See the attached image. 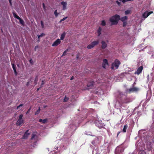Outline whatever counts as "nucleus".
Here are the masks:
<instances>
[{"label": "nucleus", "instance_id": "14", "mask_svg": "<svg viewBox=\"0 0 154 154\" xmlns=\"http://www.w3.org/2000/svg\"><path fill=\"white\" fill-rule=\"evenodd\" d=\"M23 122V119H18L16 125L17 126H20Z\"/></svg>", "mask_w": 154, "mask_h": 154}, {"label": "nucleus", "instance_id": "7", "mask_svg": "<svg viewBox=\"0 0 154 154\" xmlns=\"http://www.w3.org/2000/svg\"><path fill=\"white\" fill-rule=\"evenodd\" d=\"M143 69V66H140L137 69V71L134 72V74H137L138 75H139L142 72Z\"/></svg>", "mask_w": 154, "mask_h": 154}, {"label": "nucleus", "instance_id": "24", "mask_svg": "<svg viewBox=\"0 0 154 154\" xmlns=\"http://www.w3.org/2000/svg\"><path fill=\"white\" fill-rule=\"evenodd\" d=\"M87 48L88 49H90L94 48V47L93 46L91 43L90 44L87 46Z\"/></svg>", "mask_w": 154, "mask_h": 154}, {"label": "nucleus", "instance_id": "33", "mask_svg": "<svg viewBox=\"0 0 154 154\" xmlns=\"http://www.w3.org/2000/svg\"><path fill=\"white\" fill-rule=\"evenodd\" d=\"M44 35H45V34H44V33H42L41 35H38V38H40V37H42Z\"/></svg>", "mask_w": 154, "mask_h": 154}, {"label": "nucleus", "instance_id": "1", "mask_svg": "<svg viewBox=\"0 0 154 154\" xmlns=\"http://www.w3.org/2000/svg\"><path fill=\"white\" fill-rule=\"evenodd\" d=\"M120 19V16L116 14L112 16L109 19V21L111 23L112 25H116Z\"/></svg>", "mask_w": 154, "mask_h": 154}, {"label": "nucleus", "instance_id": "8", "mask_svg": "<svg viewBox=\"0 0 154 154\" xmlns=\"http://www.w3.org/2000/svg\"><path fill=\"white\" fill-rule=\"evenodd\" d=\"M153 13V11H150L149 12H145L143 14L142 16L144 19H145L147 18L149 16Z\"/></svg>", "mask_w": 154, "mask_h": 154}, {"label": "nucleus", "instance_id": "32", "mask_svg": "<svg viewBox=\"0 0 154 154\" xmlns=\"http://www.w3.org/2000/svg\"><path fill=\"white\" fill-rule=\"evenodd\" d=\"M41 26L42 28H43L44 27V25L43 23V22L42 21H41Z\"/></svg>", "mask_w": 154, "mask_h": 154}, {"label": "nucleus", "instance_id": "18", "mask_svg": "<svg viewBox=\"0 0 154 154\" xmlns=\"http://www.w3.org/2000/svg\"><path fill=\"white\" fill-rule=\"evenodd\" d=\"M47 119H40L38 121L39 122H42L43 124L46 123L47 122Z\"/></svg>", "mask_w": 154, "mask_h": 154}, {"label": "nucleus", "instance_id": "15", "mask_svg": "<svg viewBox=\"0 0 154 154\" xmlns=\"http://www.w3.org/2000/svg\"><path fill=\"white\" fill-rule=\"evenodd\" d=\"M12 68L14 70V72L15 73V74L16 75H17V72L16 71V66L15 65L14 63H12Z\"/></svg>", "mask_w": 154, "mask_h": 154}, {"label": "nucleus", "instance_id": "43", "mask_svg": "<svg viewBox=\"0 0 154 154\" xmlns=\"http://www.w3.org/2000/svg\"><path fill=\"white\" fill-rule=\"evenodd\" d=\"M52 152L53 154H54V153L55 154V153H57V152H55L54 150L52 151Z\"/></svg>", "mask_w": 154, "mask_h": 154}, {"label": "nucleus", "instance_id": "51", "mask_svg": "<svg viewBox=\"0 0 154 154\" xmlns=\"http://www.w3.org/2000/svg\"><path fill=\"white\" fill-rule=\"evenodd\" d=\"M28 1H29V0H27Z\"/></svg>", "mask_w": 154, "mask_h": 154}, {"label": "nucleus", "instance_id": "50", "mask_svg": "<svg viewBox=\"0 0 154 154\" xmlns=\"http://www.w3.org/2000/svg\"><path fill=\"white\" fill-rule=\"evenodd\" d=\"M37 47V46H35V51L36 50V48Z\"/></svg>", "mask_w": 154, "mask_h": 154}, {"label": "nucleus", "instance_id": "3", "mask_svg": "<svg viewBox=\"0 0 154 154\" xmlns=\"http://www.w3.org/2000/svg\"><path fill=\"white\" fill-rule=\"evenodd\" d=\"M128 17L127 16L123 17L121 18L120 17L119 20H120L123 22V26L125 27L127 24V20Z\"/></svg>", "mask_w": 154, "mask_h": 154}, {"label": "nucleus", "instance_id": "47", "mask_svg": "<svg viewBox=\"0 0 154 154\" xmlns=\"http://www.w3.org/2000/svg\"><path fill=\"white\" fill-rule=\"evenodd\" d=\"M9 3H10V5H11L12 3H11V0H9Z\"/></svg>", "mask_w": 154, "mask_h": 154}, {"label": "nucleus", "instance_id": "11", "mask_svg": "<svg viewBox=\"0 0 154 154\" xmlns=\"http://www.w3.org/2000/svg\"><path fill=\"white\" fill-rule=\"evenodd\" d=\"M60 4L63 5L62 10H66V8L67 3L66 2L63 1L62 2H60Z\"/></svg>", "mask_w": 154, "mask_h": 154}, {"label": "nucleus", "instance_id": "30", "mask_svg": "<svg viewBox=\"0 0 154 154\" xmlns=\"http://www.w3.org/2000/svg\"><path fill=\"white\" fill-rule=\"evenodd\" d=\"M125 101L124 102V103H128L129 102V101H128V99L127 97H125Z\"/></svg>", "mask_w": 154, "mask_h": 154}, {"label": "nucleus", "instance_id": "28", "mask_svg": "<svg viewBox=\"0 0 154 154\" xmlns=\"http://www.w3.org/2000/svg\"><path fill=\"white\" fill-rule=\"evenodd\" d=\"M69 100V98L68 97H67L66 96L63 99V102H66L68 101Z\"/></svg>", "mask_w": 154, "mask_h": 154}, {"label": "nucleus", "instance_id": "13", "mask_svg": "<svg viewBox=\"0 0 154 154\" xmlns=\"http://www.w3.org/2000/svg\"><path fill=\"white\" fill-rule=\"evenodd\" d=\"M29 130H27L25 132L23 136V139H26L28 137V136L29 135L30 133H28Z\"/></svg>", "mask_w": 154, "mask_h": 154}, {"label": "nucleus", "instance_id": "34", "mask_svg": "<svg viewBox=\"0 0 154 154\" xmlns=\"http://www.w3.org/2000/svg\"><path fill=\"white\" fill-rule=\"evenodd\" d=\"M67 18V17H65L63 18V19H61L60 20V22L61 23L63 21L65 20Z\"/></svg>", "mask_w": 154, "mask_h": 154}, {"label": "nucleus", "instance_id": "20", "mask_svg": "<svg viewBox=\"0 0 154 154\" xmlns=\"http://www.w3.org/2000/svg\"><path fill=\"white\" fill-rule=\"evenodd\" d=\"M66 34V33L65 32H64L61 34L60 38L61 40H62L64 38Z\"/></svg>", "mask_w": 154, "mask_h": 154}, {"label": "nucleus", "instance_id": "2", "mask_svg": "<svg viewBox=\"0 0 154 154\" xmlns=\"http://www.w3.org/2000/svg\"><path fill=\"white\" fill-rule=\"evenodd\" d=\"M121 63L120 61L117 59L115 60L114 62L112 64L111 68L112 69H118Z\"/></svg>", "mask_w": 154, "mask_h": 154}, {"label": "nucleus", "instance_id": "21", "mask_svg": "<svg viewBox=\"0 0 154 154\" xmlns=\"http://www.w3.org/2000/svg\"><path fill=\"white\" fill-rule=\"evenodd\" d=\"M128 126L127 125H126L124 126V128L122 130V131L123 132H126V129L127 128Z\"/></svg>", "mask_w": 154, "mask_h": 154}, {"label": "nucleus", "instance_id": "26", "mask_svg": "<svg viewBox=\"0 0 154 154\" xmlns=\"http://www.w3.org/2000/svg\"><path fill=\"white\" fill-rule=\"evenodd\" d=\"M101 25L102 26H104L106 25V22H105V20H103L101 22Z\"/></svg>", "mask_w": 154, "mask_h": 154}, {"label": "nucleus", "instance_id": "25", "mask_svg": "<svg viewBox=\"0 0 154 154\" xmlns=\"http://www.w3.org/2000/svg\"><path fill=\"white\" fill-rule=\"evenodd\" d=\"M131 12V11L130 10H128L125 11V15H127L130 14Z\"/></svg>", "mask_w": 154, "mask_h": 154}, {"label": "nucleus", "instance_id": "29", "mask_svg": "<svg viewBox=\"0 0 154 154\" xmlns=\"http://www.w3.org/2000/svg\"><path fill=\"white\" fill-rule=\"evenodd\" d=\"M54 14L56 17H57L59 14V13L57 12V10H56L54 12Z\"/></svg>", "mask_w": 154, "mask_h": 154}, {"label": "nucleus", "instance_id": "39", "mask_svg": "<svg viewBox=\"0 0 154 154\" xmlns=\"http://www.w3.org/2000/svg\"><path fill=\"white\" fill-rule=\"evenodd\" d=\"M29 62H30V63L31 64H33V61L31 59L29 60Z\"/></svg>", "mask_w": 154, "mask_h": 154}, {"label": "nucleus", "instance_id": "31", "mask_svg": "<svg viewBox=\"0 0 154 154\" xmlns=\"http://www.w3.org/2000/svg\"><path fill=\"white\" fill-rule=\"evenodd\" d=\"M40 107H39V109L36 111L35 112V115H37L40 112Z\"/></svg>", "mask_w": 154, "mask_h": 154}, {"label": "nucleus", "instance_id": "40", "mask_svg": "<svg viewBox=\"0 0 154 154\" xmlns=\"http://www.w3.org/2000/svg\"><path fill=\"white\" fill-rule=\"evenodd\" d=\"M30 109H31V108H29V109H28V111L26 112V114H28V113H29V112H30Z\"/></svg>", "mask_w": 154, "mask_h": 154}, {"label": "nucleus", "instance_id": "49", "mask_svg": "<svg viewBox=\"0 0 154 154\" xmlns=\"http://www.w3.org/2000/svg\"><path fill=\"white\" fill-rule=\"evenodd\" d=\"M79 57V55L78 54H77V57H76V58L77 59H78V58Z\"/></svg>", "mask_w": 154, "mask_h": 154}, {"label": "nucleus", "instance_id": "22", "mask_svg": "<svg viewBox=\"0 0 154 154\" xmlns=\"http://www.w3.org/2000/svg\"><path fill=\"white\" fill-rule=\"evenodd\" d=\"M38 76L37 75L35 77V80H34V83L35 84V85H36L37 84V82H38Z\"/></svg>", "mask_w": 154, "mask_h": 154}, {"label": "nucleus", "instance_id": "23", "mask_svg": "<svg viewBox=\"0 0 154 154\" xmlns=\"http://www.w3.org/2000/svg\"><path fill=\"white\" fill-rule=\"evenodd\" d=\"M134 0H119L120 2H122L123 3H125V2L128 1H134Z\"/></svg>", "mask_w": 154, "mask_h": 154}, {"label": "nucleus", "instance_id": "19", "mask_svg": "<svg viewBox=\"0 0 154 154\" xmlns=\"http://www.w3.org/2000/svg\"><path fill=\"white\" fill-rule=\"evenodd\" d=\"M23 105V104H20L19 106L17 107V109H19V111L20 110L22 109V107Z\"/></svg>", "mask_w": 154, "mask_h": 154}, {"label": "nucleus", "instance_id": "46", "mask_svg": "<svg viewBox=\"0 0 154 154\" xmlns=\"http://www.w3.org/2000/svg\"><path fill=\"white\" fill-rule=\"evenodd\" d=\"M119 95L120 96V95H123L122 93V92H119Z\"/></svg>", "mask_w": 154, "mask_h": 154}, {"label": "nucleus", "instance_id": "5", "mask_svg": "<svg viewBox=\"0 0 154 154\" xmlns=\"http://www.w3.org/2000/svg\"><path fill=\"white\" fill-rule=\"evenodd\" d=\"M94 82L93 80H91L88 82L87 85L88 89L93 88L94 87Z\"/></svg>", "mask_w": 154, "mask_h": 154}, {"label": "nucleus", "instance_id": "45", "mask_svg": "<svg viewBox=\"0 0 154 154\" xmlns=\"http://www.w3.org/2000/svg\"><path fill=\"white\" fill-rule=\"evenodd\" d=\"M121 133V131H119L118 132L117 134V137H118V135L119 134Z\"/></svg>", "mask_w": 154, "mask_h": 154}, {"label": "nucleus", "instance_id": "48", "mask_svg": "<svg viewBox=\"0 0 154 154\" xmlns=\"http://www.w3.org/2000/svg\"><path fill=\"white\" fill-rule=\"evenodd\" d=\"M74 79V76H72L70 80H72Z\"/></svg>", "mask_w": 154, "mask_h": 154}, {"label": "nucleus", "instance_id": "27", "mask_svg": "<svg viewBox=\"0 0 154 154\" xmlns=\"http://www.w3.org/2000/svg\"><path fill=\"white\" fill-rule=\"evenodd\" d=\"M68 51V49H66L63 52V54L62 55V56H64L66 55V53L67 51Z\"/></svg>", "mask_w": 154, "mask_h": 154}, {"label": "nucleus", "instance_id": "44", "mask_svg": "<svg viewBox=\"0 0 154 154\" xmlns=\"http://www.w3.org/2000/svg\"><path fill=\"white\" fill-rule=\"evenodd\" d=\"M42 87V86H40V88H38L37 89V91H38L39 90V89L41 88Z\"/></svg>", "mask_w": 154, "mask_h": 154}, {"label": "nucleus", "instance_id": "4", "mask_svg": "<svg viewBox=\"0 0 154 154\" xmlns=\"http://www.w3.org/2000/svg\"><path fill=\"white\" fill-rule=\"evenodd\" d=\"M13 14L14 16V17L16 18L18 20H19L20 21V23L22 25H23L24 24V22L23 20L19 16H18L16 13L14 12H13Z\"/></svg>", "mask_w": 154, "mask_h": 154}, {"label": "nucleus", "instance_id": "37", "mask_svg": "<svg viewBox=\"0 0 154 154\" xmlns=\"http://www.w3.org/2000/svg\"><path fill=\"white\" fill-rule=\"evenodd\" d=\"M42 6H43V7L44 10L45 11L46 10V8H45V5L44 3H42Z\"/></svg>", "mask_w": 154, "mask_h": 154}, {"label": "nucleus", "instance_id": "6", "mask_svg": "<svg viewBox=\"0 0 154 154\" xmlns=\"http://www.w3.org/2000/svg\"><path fill=\"white\" fill-rule=\"evenodd\" d=\"M139 90V89L136 87H133L127 90V92L129 93L133 92H134L137 91Z\"/></svg>", "mask_w": 154, "mask_h": 154}, {"label": "nucleus", "instance_id": "35", "mask_svg": "<svg viewBox=\"0 0 154 154\" xmlns=\"http://www.w3.org/2000/svg\"><path fill=\"white\" fill-rule=\"evenodd\" d=\"M116 3L119 6H120L121 5V3L119 2L118 1H116Z\"/></svg>", "mask_w": 154, "mask_h": 154}, {"label": "nucleus", "instance_id": "38", "mask_svg": "<svg viewBox=\"0 0 154 154\" xmlns=\"http://www.w3.org/2000/svg\"><path fill=\"white\" fill-rule=\"evenodd\" d=\"M23 117V115L22 114L20 115V116H19L18 119H22Z\"/></svg>", "mask_w": 154, "mask_h": 154}, {"label": "nucleus", "instance_id": "12", "mask_svg": "<svg viewBox=\"0 0 154 154\" xmlns=\"http://www.w3.org/2000/svg\"><path fill=\"white\" fill-rule=\"evenodd\" d=\"M101 43L102 44L101 47L102 49H105L106 48L107 45L104 41H102L101 42Z\"/></svg>", "mask_w": 154, "mask_h": 154}, {"label": "nucleus", "instance_id": "41", "mask_svg": "<svg viewBox=\"0 0 154 154\" xmlns=\"http://www.w3.org/2000/svg\"><path fill=\"white\" fill-rule=\"evenodd\" d=\"M44 81L43 80H42V83H41V86H42V85H44Z\"/></svg>", "mask_w": 154, "mask_h": 154}, {"label": "nucleus", "instance_id": "10", "mask_svg": "<svg viewBox=\"0 0 154 154\" xmlns=\"http://www.w3.org/2000/svg\"><path fill=\"white\" fill-rule=\"evenodd\" d=\"M108 65V63L107 60L106 59H104L103 60V62L102 63L103 67L105 69L106 68V66Z\"/></svg>", "mask_w": 154, "mask_h": 154}, {"label": "nucleus", "instance_id": "42", "mask_svg": "<svg viewBox=\"0 0 154 154\" xmlns=\"http://www.w3.org/2000/svg\"><path fill=\"white\" fill-rule=\"evenodd\" d=\"M29 83H30V82L29 81L28 82H27L26 84V85L28 86L29 85Z\"/></svg>", "mask_w": 154, "mask_h": 154}, {"label": "nucleus", "instance_id": "17", "mask_svg": "<svg viewBox=\"0 0 154 154\" xmlns=\"http://www.w3.org/2000/svg\"><path fill=\"white\" fill-rule=\"evenodd\" d=\"M101 30H102V28L101 27H100L98 28V29L97 30V33H98V36H100V35H101Z\"/></svg>", "mask_w": 154, "mask_h": 154}, {"label": "nucleus", "instance_id": "9", "mask_svg": "<svg viewBox=\"0 0 154 154\" xmlns=\"http://www.w3.org/2000/svg\"><path fill=\"white\" fill-rule=\"evenodd\" d=\"M61 42V41L59 39H57L52 45V46H56L59 45Z\"/></svg>", "mask_w": 154, "mask_h": 154}, {"label": "nucleus", "instance_id": "16", "mask_svg": "<svg viewBox=\"0 0 154 154\" xmlns=\"http://www.w3.org/2000/svg\"><path fill=\"white\" fill-rule=\"evenodd\" d=\"M99 43V41L98 40L94 41L91 43V45L93 46L94 47L96 45H97Z\"/></svg>", "mask_w": 154, "mask_h": 154}, {"label": "nucleus", "instance_id": "36", "mask_svg": "<svg viewBox=\"0 0 154 154\" xmlns=\"http://www.w3.org/2000/svg\"><path fill=\"white\" fill-rule=\"evenodd\" d=\"M35 136V135L34 134H32V136L31 138V140L33 139L34 138Z\"/></svg>", "mask_w": 154, "mask_h": 154}]
</instances>
